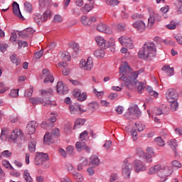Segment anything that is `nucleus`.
<instances>
[{"mask_svg": "<svg viewBox=\"0 0 182 182\" xmlns=\"http://www.w3.org/2000/svg\"><path fill=\"white\" fill-rule=\"evenodd\" d=\"M143 70L134 71L129 66L127 63H124L119 68V73H122V76L119 77V80L125 82V85L128 89L133 87V82L132 80H136L140 73H143Z\"/></svg>", "mask_w": 182, "mask_h": 182, "instance_id": "obj_1", "label": "nucleus"}, {"mask_svg": "<svg viewBox=\"0 0 182 182\" xmlns=\"http://www.w3.org/2000/svg\"><path fill=\"white\" fill-rule=\"evenodd\" d=\"M156 45L153 42H146L139 51V56L144 60H151L156 56Z\"/></svg>", "mask_w": 182, "mask_h": 182, "instance_id": "obj_2", "label": "nucleus"}, {"mask_svg": "<svg viewBox=\"0 0 182 182\" xmlns=\"http://www.w3.org/2000/svg\"><path fill=\"white\" fill-rule=\"evenodd\" d=\"M53 93V90H52V88H48L47 90H41V96L43 97H30L28 98V100L32 105H43V106H47L49 107V106H52V102L50 100H46V97H49L50 95Z\"/></svg>", "mask_w": 182, "mask_h": 182, "instance_id": "obj_3", "label": "nucleus"}, {"mask_svg": "<svg viewBox=\"0 0 182 182\" xmlns=\"http://www.w3.org/2000/svg\"><path fill=\"white\" fill-rule=\"evenodd\" d=\"M156 173H159V176L161 178H166V177H168L173 173V171H171L170 166L160 164L154 165L149 168L148 174L149 176L156 174Z\"/></svg>", "mask_w": 182, "mask_h": 182, "instance_id": "obj_4", "label": "nucleus"}, {"mask_svg": "<svg viewBox=\"0 0 182 182\" xmlns=\"http://www.w3.org/2000/svg\"><path fill=\"white\" fill-rule=\"evenodd\" d=\"M133 171V165L130 163V159H124L122 166V176L125 180H130Z\"/></svg>", "mask_w": 182, "mask_h": 182, "instance_id": "obj_5", "label": "nucleus"}, {"mask_svg": "<svg viewBox=\"0 0 182 182\" xmlns=\"http://www.w3.org/2000/svg\"><path fill=\"white\" fill-rule=\"evenodd\" d=\"M52 16V11L50 9H47V10L41 15L39 13H36L33 15V19L35 22L38 23V25H41L43 22H46L48 19H50Z\"/></svg>", "mask_w": 182, "mask_h": 182, "instance_id": "obj_6", "label": "nucleus"}, {"mask_svg": "<svg viewBox=\"0 0 182 182\" xmlns=\"http://www.w3.org/2000/svg\"><path fill=\"white\" fill-rule=\"evenodd\" d=\"M48 160H49V155L48 154L36 152L34 158V164L36 166H42L43 162L48 161Z\"/></svg>", "mask_w": 182, "mask_h": 182, "instance_id": "obj_7", "label": "nucleus"}, {"mask_svg": "<svg viewBox=\"0 0 182 182\" xmlns=\"http://www.w3.org/2000/svg\"><path fill=\"white\" fill-rule=\"evenodd\" d=\"M80 68L83 70H92L93 69V58L88 57L87 60L82 59L80 62Z\"/></svg>", "mask_w": 182, "mask_h": 182, "instance_id": "obj_8", "label": "nucleus"}, {"mask_svg": "<svg viewBox=\"0 0 182 182\" xmlns=\"http://www.w3.org/2000/svg\"><path fill=\"white\" fill-rule=\"evenodd\" d=\"M95 41L97 42L98 46L101 48V49H107L109 46H114V43H112L110 44L106 42V40H105V38L100 36L95 37Z\"/></svg>", "mask_w": 182, "mask_h": 182, "instance_id": "obj_9", "label": "nucleus"}, {"mask_svg": "<svg viewBox=\"0 0 182 182\" xmlns=\"http://www.w3.org/2000/svg\"><path fill=\"white\" fill-rule=\"evenodd\" d=\"M166 97L168 102H176L178 99V94L173 89H168L166 92Z\"/></svg>", "mask_w": 182, "mask_h": 182, "instance_id": "obj_10", "label": "nucleus"}, {"mask_svg": "<svg viewBox=\"0 0 182 182\" xmlns=\"http://www.w3.org/2000/svg\"><path fill=\"white\" fill-rule=\"evenodd\" d=\"M97 30L98 32H101L102 33H107V35H112L113 33V30L103 23H100L97 25Z\"/></svg>", "mask_w": 182, "mask_h": 182, "instance_id": "obj_11", "label": "nucleus"}, {"mask_svg": "<svg viewBox=\"0 0 182 182\" xmlns=\"http://www.w3.org/2000/svg\"><path fill=\"white\" fill-rule=\"evenodd\" d=\"M153 112L158 116L161 114H168L170 109L166 105H162L159 107H155Z\"/></svg>", "mask_w": 182, "mask_h": 182, "instance_id": "obj_12", "label": "nucleus"}, {"mask_svg": "<svg viewBox=\"0 0 182 182\" xmlns=\"http://www.w3.org/2000/svg\"><path fill=\"white\" fill-rule=\"evenodd\" d=\"M160 22L161 21V16L159 15L155 12H152L149 15V18H148V25L149 26H153L154 25V22Z\"/></svg>", "mask_w": 182, "mask_h": 182, "instance_id": "obj_13", "label": "nucleus"}, {"mask_svg": "<svg viewBox=\"0 0 182 182\" xmlns=\"http://www.w3.org/2000/svg\"><path fill=\"white\" fill-rule=\"evenodd\" d=\"M119 42L122 45V46H126L127 48H133V40L129 37H124V36H121L119 38Z\"/></svg>", "mask_w": 182, "mask_h": 182, "instance_id": "obj_14", "label": "nucleus"}, {"mask_svg": "<svg viewBox=\"0 0 182 182\" xmlns=\"http://www.w3.org/2000/svg\"><path fill=\"white\" fill-rule=\"evenodd\" d=\"M134 168L136 173H140V171H145L147 167H146V165L141 161L135 160L134 162Z\"/></svg>", "mask_w": 182, "mask_h": 182, "instance_id": "obj_15", "label": "nucleus"}, {"mask_svg": "<svg viewBox=\"0 0 182 182\" xmlns=\"http://www.w3.org/2000/svg\"><path fill=\"white\" fill-rule=\"evenodd\" d=\"M133 28L136 29L138 32L141 33V32H144L146 31V23L143 21L139 20L132 23Z\"/></svg>", "mask_w": 182, "mask_h": 182, "instance_id": "obj_16", "label": "nucleus"}, {"mask_svg": "<svg viewBox=\"0 0 182 182\" xmlns=\"http://www.w3.org/2000/svg\"><path fill=\"white\" fill-rule=\"evenodd\" d=\"M129 112L130 116H133L134 117H140L141 115V112L139 109V106L137 105H134L129 108Z\"/></svg>", "mask_w": 182, "mask_h": 182, "instance_id": "obj_17", "label": "nucleus"}, {"mask_svg": "<svg viewBox=\"0 0 182 182\" xmlns=\"http://www.w3.org/2000/svg\"><path fill=\"white\" fill-rule=\"evenodd\" d=\"M56 89L58 95H66L69 90L68 87L60 81L57 83Z\"/></svg>", "mask_w": 182, "mask_h": 182, "instance_id": "obj_18", "label": "nucleus"}, {"mask_svg": "<svg viewBox=\"0 0 182 182\" xmlns=\"http://www.w3.org/2000/svg\"><path fill=\"white\" fill-rule=\"evenodd\" d=\"M43 75L46 76L44 79V83H53L55 78H53V75L50 74V72L48 69L43 70Z\"/></svg>", "mask_w": 182, "mask_h": 182, "instance_id": "obj_19", "label": "nucleus"}, {"mask_svg": "<svg viewBox=\"0 0 182 182\" xmlns=\"http://www.w3.org/2000/svg\"><path fill=\"white\" fill-rule=\"evenodd\" d=\"M26 132L28 134H33L36 132V122L35 121H31L27 124Z\"/></svg>", "mask_w": 182, "mask_h": 182, "instance_id": "obj_20", "label": "nucleus"}, {"mask_svg": "<svg viewBox=\"0 0 182 182\" xmlns=\"http://www.w3.org/2000/svg\"><path fill=\"white\" fill-rule=\"evenodd\" d=\"M22 137H23L22 131L18 129H14L10 135L11 140H14V141H15V140H17V139H22Z\"/></svg>", "mask_w": 182, "mask_h": 182, "instance_id": "obj_21", "label": "nucleus"}, {"mask_svg": "<svg viewBox=\"0 0 182 182\" xmlns=\"http://www.w3.org/2000/svg\"><path fill=\"white\" fill-rule=\"evenodd\" d=\"M85 19H86V16H82L80 18V22L85 26H89V25H92L93 22H96V21H97V18L95 16L90 17L87 22L85 21Z\"/></svg>", "mask_w": 182, "mask_h": 182, "instance_id": "obj_22", "label": "nucleus"}, {"mask_svg": "<svg viewBox=\"0 0 182 182\" xmlns=\"http://www.w3.org/2000/svg\"><path fill=\"white\" fill-rule=\"evenodd\" d=\"M13 13L20 19L23 18V16H22L21 10L19 9V4H18L16 1H14L13 3Z\"/></svg>", "mask_w": 182, "mask_h": 182, "instance_id": "obj_23", "label": "nucleus"}, {"mask_svg": "<svg viewBox=\"0 0 182 182\" xmlns=\"http://www.w3.org/2000/svg\"><path fill=\"white\" fill-rule=\"evenodd\" d=\"M71 114H80V105L79 104H74L69 106Z\"/></svg>", "mask_w": 182, "mask_h": 182, "instance_id": "obj_24", "label": "nucleus"}, {"mask_svg": "<svg viewBox=\"0 0 182 182\" xmlns=\"http://www.w3.org/2000/svg\"><path fill=\"white\" fill-rule=\"evenodd\" d=\"M90 164L92 166V167H97L100 164V159L99 156L96 155H92L90 157Z\"/></svg>", "mask_w": 182, "mask_h": 182, "instance_id": "obj_25", "label": "nucleus"}, {"mask_svg": "<svg viewBox=\"0 0 182 182\" xmlns=\"http://www.w3.org/2000/svg\"><path fill=\"white\" fill-rule=\"evenodd\" d=\"M53 139H55V136L49 132L46 133L44 135V142L46 143V144H52L54 141Z\"/></svg>", "mask_w": 182, "mask_h": 182, "instance_id": "obj_26", "label": "nucleus"}, {"mask_svg": "<svg viewBox=\"0 0 182 182\" xmlns=\"http://www.w3.org/2000/svg\"><path fill=\"white\" fill-rule=\"evenodd\" d=\"M162 70L168 75V76H173L174 75V68H171L170 65H164Z\"/></svg>", "mask_w": 182, "mask_h": 182, "instance_id": "obj_27", "label": "nucleus"}, {"mask_svg": "<svg viewBox=\"0 0 182 182\" xmlns=\"http://www.w3.org/2000/svg\"><path fill=\"white\" fill-rule=\"evenodd\" d=\"M28 150L31 153H35L36 151V139H31L30 142L28 143Z\"/></svg>", "mask_w": 182, "mask_h": 182, "instance_id": "obj_28", "label": "nucleus"}, {"mask_svg": "<svg viewBox=\"0 0 182 182\" xmlns=\"http://www.w3.org/2000/svg\"><path fill=\"white\" fill-rule=\"evenodd\" d=\"M23 178L26 182H33V179L32 178V176H31V173L28 169L24 170L23 173Z\"/></svg>", "mask_w": 182, "mask_h": 182, "instance_id": "obj_29", "label": "nucleus"}, {"mask_svg": "<svg viewBox=\"0 0 182 182\" xmlns=\"http://www.w3.org/2000/svg\"><path fill=\"white\" fill-rule=\"evenodd\" d=\"M89 164V161L87 159H84L82 162L80 163L77 166V171H82L85 167H87V165Z\"/></svg>", "mask_w": 182, "mask_h": 182, "instance_id": "obj_30", "label": "nucleus"}, {"mask_svg": "<svg viewBox=\"0 0 182 182\" xmlns=\"http://www.w3.org/2000/svg\"><path fill=\"white\" fill-rule=\"evenodd\" d=\"M41 126L42 129H44L45 130H49L52 129V127H53L55 124H53V123L48 122V121L47 120V121L43 122Z\"/></svg>", "mask_w": 182, "mask_h": 182, "instance_id": "obj_31", "label": "nucleus"}, {"mask_svg": "<svg viewBox=\"0 0 182 182\" xmlns=\"http://www.w3.org/2000/svg\"><path fill=\"white\" fill-rule=\"evenodd\" d=\"M40 9L42 10L43 8H49L52 1L50 0H40Z\"/></svg>", "mask_w": 182, "mask_h": 182, "instance_id": "obj_32", "label": "nucleus"}, {"mask_svg": "<svg viewBox=\"0 0 182 182\" xmlns=\"http://www.w3.org/2000/svg\"><path fill=\"white\" fill-rule=\"evenodd\" d=\"M92 9H93V5L87 4H85V6L81 8V11L83 14H89Z\"/></svg>", "mask_w": 182, "mask_h": 182, "instance_id": "obj_33", "label": "nucleus"}, {"mask_svg": "<svg viewBox=\"0 0 182 182\" xmlns=\"http://www.w3.org/2000/svg\"><path fill=\"white\" fill-rule=\"evenodd\" d=\"M73 176L74 177V180H75L76 182H82L83 181V176H82V173H78V172H74L73 173Z\"/></svg>", "mask_w": 182, "mask_h": 182, "instance_id": "obj_34", "label": "nucleus"}, {"mask_svg": "<svg viewBox=\"0 0 182 182\" xmlns=\"http://www.w3.org/2000/svg\"><path fill=\"white\" fill-rule=\"evenodd\" d=\"M85 146L86 144L85 142L77 141L75 144V149L77 150V151H82V150H84Z\"/></svg>", "mask_w": 182, "mask_h": 182, "instance_id": "obj_35", "label": "nucleus"}, {"mask_svg": "<svg viewBox=\"0 0 182 182\" xmlns=\"http://www.w3.org/2000/svg\"><path fill=\"white\" fill-rule=\"evenodd\" d=\"M68 46L70 48V49H73V50H74V52H79V50H80V48L79 47V44L76 43H70L68 44Z\"/></svg>", "mask_w": 182, "mask_h": 182, "instance_id": "obj_36", "label": "nucleus"}, {"mask_svg": "<svg viewBox=\"0 0 182 182\" xmlns=\"http://www.w3.org/2000/svg\"><path fill=\"white\" fill-rule=\"evenodd\" d=\"M11 61L12 63L16 65V66H19L21 65V59L18 58L16 55H13L10 57Z\"/></svg>", "mask_w": 182, "mask_h": 182, "instance_id": "obj_37", "label": "nucleus"}, {"mask_svg": "<svg viewBox=\"0 0 182 182\" xmlns=\"http://www.w3.org/2000/svg\"><path fill=\"white\" fill-rule=\"evenodd\" d=\"M168 103H170V107L172 112H176L178 109V102L177 100L173 102H168Z\"/></svg>", "mask_w": 182, "mask_h": 182, "instance_id": "obj_38", "label": "nucleus"}, {"mask_svg": "<svg viewBox=\"0 0 182 182\" xmlns=\"http://www.w3.org/2000/svg\"><path fill=\"white\" fill-rule=\"evenodd\" d=\"M86 121L84 119H77L75 122L74 129H79L80 126H83Z\"/></svg>", "mask_w": 182, "mask_h": 182, "instance_id": "obj_39", "label": "nucleus"}, {"mask_svg": "<svg viewBox=\"0 0 182 182\" xmlns=\"http://www.w3.org/2000/svg\"><path fill=\"white\" fill-rule=\"evenodd\" d=\"M154 141L157 144V146H159L160 147H163L166 144L164 140H163V138H161V136H158L155 138Z\"/></svg>", "mask_w": 182, "mask_h": 182, "instance_id": "obj_40", "label": "nucleus"}, {"mask_svg": "<svg viewBox=\"0 0 182 182\" xmlns=\"http://www.w3.org/2000/svg\"><path fill=\"white\" fill-rule=\"evenodd\" d=\"M97 109H99V103L97 102H91L89 105V109L91 110V112H95L97 110Z\"/></svg>", "mask_w": 182, "mask_h": 182, "instance_id": "obj_41", "label": "nucleus"}, {"mask_svg": "<svg viewBox=\"0 0 182 182\" xmlns=\"http://www.w3.org/2000/svg\"><path fill=\"white\" fill-rule=\"evenodd\" d=\"M146 90L151 96H154V97H159V92L153 90L151 87H147Z\"/></svg>", "mask_w": 182, "mask_h": 182, "instance_id": "obj_42", "label": "nucleus"}, {"mask_svg": "<svg viewBox=\"0 0 182 182\" xmlns=\"http://www.w3.org/2000/svg\"><path fill=\"white\" fill-rule=\"evenodd\" d=\"M94 55L95 56H96V58H105V50H103L102 49L96 50Z\"/></svg>", "mask_w": 182, "mask_h": 182, "instance_id": "obj_43", "label": "nucleus"}, {"mask_svg": "<svg viewBox=\"0 0 182 182\" xmlns=\"http://www.w3.org/2000/svg\"><path fill=\"white\" fill-rule=\"evenodd\" d=\"M61 57L63 60H65V62L70 61V53H69V52L65 51L62 53Z\"/></svg>", "mask_w": 182, "mask_h": 182, "instance_id": "obj_44", "label": "nucleus"}, {"mask_svg": "<svg viewBox=\"0 0 182 182\" xmlns=\"http://www.w3.org/2000/svg\"><path fill=\"white\" fill-rule=\"evenodd\" d=\"M10 97H18L19 96V89H13L9 93Z\"/></svg>", "mask_w": 182, "mask_h": 182, "instance_id": "obj_45", "label": "nucleus"}, {"mask_svg": "<svg viewBox=\"0 0 182 182\" xmlns=\"http://www.w3.org/2000/svg\"><path fill=\"white\" fill-rule=\"evenodd\" d=\"M136 154L139 157H146V154L144 153V151H143V149L141 147H137L136 149Z\"/></svg>", "mask_w": 182, "mask_h": 182, "instance_id": "obj_46", "label": "nucleus"}, {"mask_svg": "<svg viewBox=\"0 0 182 182\" xmlns=\"http://www.w3.org/2000/svg\"><path fill=\"white\" fill-rule=\"evenodd\" d=\"M87 99V95H86V92H80V95L77 97V100H79V102H85Z\"/></svg>", "mask_w": 182, "mask_h": 182, "instance_id": "obj_47", "label": "nucleus"}, {"mask_svg": "<svg viewBox=\"0 0 182 182\" xmlns=\"http://www.w3.org/2000/svg\"><path fill=\"white\" fill-rule=\"evenodd\" d=\"M135 127L137 128L138 132H143L146 129V126L141 122L135 123Z\"/></svg>", "mask_w": 182, "mask_h": 182, "instance_id": "obj_48", "label": "nucleus"}, {"mask_svg": "<svg viewBox=\"0 0 182 182\" xmlns=\"http://www.w3.org/2000/svg\"><path fill=\"white\" fill-rule=\"evenodd\" d=\"M75 147H73V146H68L67 148H66V152H67V154H69V156H73L75 154Z\"/></svg>", "mask_w": 182, "mask_h": 182, "instance_id": "obj_49", "label": "nucleus"}, {"mask_svg": "<svg viewBox=\"0 0 182 182\" xmlns=\"http://www.w3.org/2000/svg\"><path fill=\"white\" fill-rule=\"evenodd\" d=\"M32 95H33V87L32 85H31L30 86V90H27L24 92V96L26 97H31V96H32Z\"/></svg>", "mask_w": 182, "mask_h": 182, "instance_id": "obj_50", "label": "nucleus"}, {"mask_svg": "<svg viewBox=\"0 0 182 182\" xmlns=\"http://www.w3.org/2000/svg\"><path fill=\"white\" fill-rule=\"evenodd\" d=\"M24 9H26V12L31 14V12H32V4L28 1H26L24 3Z\"/></svg>", "mask_w": 182, "mask_h": 182, "instance_id": "obj_51", "label": "nucleus"}, {"mask_svg": "<svg viewBox=\"0 0 182 182\" xmlns=\"http://www.w3.org/2000/svg\"><path fill=\"white\" fill-rule=\"evenodd\" d=\"M105 3L109 6H116V5H119V1L117 0H106Z\"/></svg>", "mask_w": 182, "mask_h": 182, "instance_id": "obj_52", "label": "nucleus"}, {"mask_svg": "<svg viewBox=\"0 0 182 182\" xmlns=\"http://www.w3.org/2000/svg\"><path fill=\"white\" fill-rule=\"evenodd\" d=\"M168 145L171 146V149H173V151H175L176 153V147H177V141H176V139H171L168 142Z\"/></svg>", "mask_w": 182, "mask_h": 182, "instance_id": "obj_53", "label": "nucleus"}, {"mask_svg": "<svg viewBox=\"0 0 182 182\" xmlns=\"http://www.w3.org/2000/svg\"><path fill=\"white\" fill-rule=\"evenodd\" d=\"M66 168L68 171H69L70 173H72L73 174V173L76 172V168H75V167L73 166V165H72V164H67Z\"/></svg>", "mask_w": 182, "mask_h": 182, "instance_id": "obj_54", "label": "nucleus"}, {"mask_svg": "<svg viewBox=\"0 0 182 182\" xmlns=\"http://www.w3.org/2000/svg\"><path fill=\"white\" fill-rule=\"evenodd\" d=\"M93 94L96 95L97 97H98L99 99H102V97H103V95H105V92L97 91V90L94 89L93 90Z\"/></svg>", "mask_w": 182, "mask_h": 182, "instance_id": "obj_55", "label": "nucleus"}, {"mask_svg": "<svg viewBox=\"0 0 182 182\" xmlns=\"http://www.w3.org/2000/svg\"><path fill=\"white\" fill-rule=\"evenodd\" d=\"M89 134L87 131H84L80 134V139L82 141L86 140L88 138Z\"/></svg>", "mask_w": 182, "mask_h": 182, "instance_id": "obj_56", "label": "nucleus"}, {"mask_svg": "<svg viewBox=\"0 0 182 182\" xmlns=\"http://www.w3.org/2000/svg\"><path fill=\"white\" fill-rule=\"evenodd\" d=\"M63 19L62 18V16L59 14H56L55 16H54V18L53 20V22L54 23H59L60 22H62Z\"/></svg>", "mask_w": 182, "mask_h": 182, "instance_id": "obj_57", "label": "nucleus"}, {"mask_svg": "<svg viewBox=\"0 0 182 182\" xmlns=\"http://www.w3.org/2000/svg\"><path fill=\"white\" fill-rule=\"evenodd\" d=\"M130 133H131V136H132L133 140L134 141H136V140H137V139H138V137H137V129L133 128L132 129V131L130 132Z\"/></svg>", "mask_w": 182, "mask_h": 182, "instance_id": "obj_58", "label": "nucleus"}, {"mask_svg": "<svg viewBox=\"0 0 182 182\" xmlns=\"http://www.w3.org/2000/svg\"><path fill=\"white\" fill-rule=\"evenodd\" d=\"M103 147L105 150H110V148L112 147V141L107 140L105 141Z\"/></svg>", "mask_w": 182, "mask_h": 182, "instance_id": "obj_59", "label": "nucleus"}, {"mask_svg": "<svg viewBox=\"0 0 182 182\" xmlns=\"http://www.w3.org/2000/svg\"><path fill=\"white\" fill-rule=\"evenodd\" d=\"M134 85L137 86V90L138 92H141V90H143V89H144V86L143 85V84L139 81H134Z\"/></svg>", "mask_w": 182, "mask_h": 182, "instance_id": "obj_60", "label": "nucleus"}, {"mask_svg": "<svg viewBox=\"0 0 182 182\" xmlns=\"http://www.w3.org/2000/svg\"><path fill=\"white\" fill-rule=\"evenodd\" d=\"M51 134L54 137H59V136L60 135V131L59 130L58 128H54L53 129H52Z\"/></svg>", "mask_w": 182, "mask_h": 182, "instance_id": "obj_61", "label": "nucleus"}, {"mask_svg": "<svg viewBox=\"0 0 182 182\" xmlns=\"http://www.w3.org/2000/svg\"><path fill=\"white\" fill-rule=\"evenodd\" d=\"M119 178V175L117 173H112L109 176V182H114L116 181Z\"/></svg>", "mask_w": 182, "mask_h": 182, "instance_id": "obj_62", "label": "nucleus"}, {"mask_svg": "<svg viewBox=\"0 0 182 182\" xmlns=\"http://www.w3.org/2000/svg\"><path fill=\"white\" fill-rule=\"evenodd\" d=\"M2 164L4 167H6V168H10V170H14V167H12V165H11V164L8 161H3Z\"/></svg>", "mask_w": 182, "mask_h": 182, "instance_id": "obj_63", "label": "nucleus"}, {"mask_svg": "<svg viewBox=\"0 0 182 182\" xmlns=\"http://www.w3.org/2000/svg\"><path fill=\"white\" fill-rule=\"evenodd\" d=\"M1 156L3 157H11V156H12V153L8 150L4 151L3 152H1Z\"/></svg>", "mask_w": 182, "mask_h": 182, "instance_id": "obj_64", "label": "nucleus"}]
</instances>
